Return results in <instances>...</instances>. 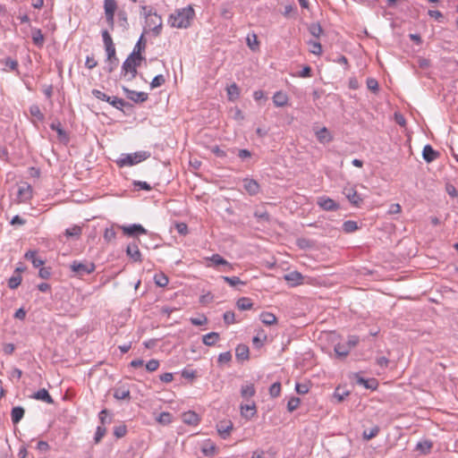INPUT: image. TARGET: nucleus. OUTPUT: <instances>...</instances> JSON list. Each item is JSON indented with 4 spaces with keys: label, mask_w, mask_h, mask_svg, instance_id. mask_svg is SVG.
<instances>
[{
    "label": "nucleus",
    "mask_w": 458,
    "mask_h": 458,
    "mask_svg": "<svg viewBox=\"0 0 458 458\" xmlns=\"http://www.w3.org/2000/svg\"><path fill=\"white\" fill-rule=\"evenodd\" d=\"M149 156L150 154L147 151L126 154L123 155L122 157L116 161V164L119 167L131 166L148 159Z\"/></svg>",
    "instance_id": "nucleus-3"
},
{
    "label": "nucleus",
    "mask_w": 458,
    "mask_h": 458,
    "mask_svg": "<svg viewBox=\"0 0 458 458\" xmlns=\"http://www.w3.org/2000/svg\"><path fill=\"white\" fill-rule=\"evenodd\" d=\"M223 280L232 287H237L238 285H245L246 283L242 281L238 276H222Z\"/></svg>",
    "instance_id": "nucleus-39"
},
{
    "label": "nucleus",
    "mask_w": 458,
    "mask_h": 458,
    "mask_svg": "<svg viewBox=\"0 0 458 458\" xmlns=\"http://www.w3.org/2000/svg\"><path fill=\"white\" fill-rule=\"evenodd\" d=\"M288 96L283 91H276L273 96V103L276 106L283 107L288 103Z\"/></svg>",
    "instance_id": "nucleus-19"
},
{
    "label": "nucleus",
    "mask_w": 458,
    "mask_h": 458,
    "mask_svg": "<svg viewBox=\"0 0 458 458\" xmlns=\"http://www.w3.org/2000/svg\"><path fill=\"white\" fill-rule=\"evenodd\" d=\"M114 397L117 400H130L131 392L124 386H119L114 388Z\"/></svg>",
    "instance_id": "nucleus-21"
},
{
    "label": "nucleus",
    "mask_w": 458,
    "mask_h": 458,
    "mask_svg": "<svg viewBox=\"0 0 458 458\" xmlns=\"http://www.w3.org/2000/svg\"><path fill=\"white\" fill-rule=\"evenodd\" d=\"M108 103L118 110H123L124 106H129V103L118 97H110Z\"/></svg>",
    "instance_id": "nucleus-37"
},
{
    "label": "nucleus",
    "mask_w": 458,
    "mask_h": 458,
    "mask_svg": "<svg viewBox=\"0 0 458 458\" xmlns=\"http://www.w3.org/2000/svg\"><path fill=\"white\" fill-rule=\"evenodd\" d=\"M285 281H287L291 286H297L302 284L303 276L298 271H292L284 276Z\"/></svg>",
    "instance_id": "nucleus-14"
},
{
    "label": "nucleus",
    "mask_w": 458,
    "mask_h": 458,
    "mask_svg": "<svg viewBox=\"0 0 458 458\" xmlns=\"http://www.w3.org/2000/svg\"><path fill=\"white\" fill-rule=\"evenodd\" d=\"M300 403H301L300 398H298V397H292V398H290V400L287 403V410L290 412H293V411H295L299 407Z\"/></svg>",
    "instance_id": "nucleus-54"
},
{
    "label": "nucleus",
    "mask_w": 458,
    "mask_h": 458,
    "mask_svg": "<svg viewBox=\"0 0 458 458\" xmlns=\"http://www.w3.org/2000/svg\"><path fill=\"white\" fill-rule=\"evenodd\" d=\"M25 410L21 406H16L12 409L11 418L13 424H18L23 418Z\"/></svg>",
    "instance_id": "nucleus-22"
},
{
    "label": "nucleus",
    "mask_w": 458,
    "mask_h": 458,
    "mask_svg": "<svg viewBox=\"0 0 458 458\" xmlns=\"http://www.w3.org/2000/svg\"><path fill=\"white\" fill-rule=\"evenodd\" d=\"M202 452L208 456H214L216 454V447L214 444H209V445L205 446L202 449Z\"/></svg>",
    "instance_id": "nucleus-64"
},
{
    "label": "nucleus",
    "mask_w": 458,
    "mask_h": 458,
    "mask_svg": "<svg viewBox=\"0 0 458 458\" xmlns=\"http://www.w3.org/2000/svg\"><path fill=\"white\" fill-rule=\"evenodd\" d=\"M98 419L100 420L101 426L105 427L106 424H110L112 421V417L108 410L104 409L98 414Z\"/></svg>",
    "instance_id": "nucleus-40"
},
{
    "label": "nucleus",
    "mask_w": 458,
    "mask_h": 458,
    "mask_svg": "<svg viewBox=\"0 0 458 458\" xmlns=\"http://www.w3.org/2000/svg\"><path fill=\"white\" fill-rule=\"evenodd\" d=\"M379 431H380V428L377 425H376V426L372 427L371 428H369V430L365 429L362 433V437L364 440L369 441V440L376 437L378 435Z\"/></svg>",
    "instance_id": "nucleus-36"
},
{
    "label": "nucleus",
    "mask_w": 458,
    "mask_h": 458,
    "mask_svg": "<svg viewBox=\"0 0 458 458\" xmlns=\"http://www.w3.org/2000/svg\"><path fill=\"white\" fill-rule=\"evenodd\" d=\"M91 93L96 98H98L99 100H103V101H106V102L110 101V97L99 89H92Z\"/></svg>",
    "instance_id": "nucleus-59"
},
{
    "label": "nucleus",
    "mask_w": 458,
    "mask_h": 458,
    "mask_svg": "<svg viewBox=\"0 0 458 458\" xmlns=\"http://www.w3.org/2000/svg\"><path fill=\"white\" fill-rule=\"evenodd\" d=\"M32 398L43 401L48 404L54 403V399L49 394L48 391L45 388L39 389L38 391L34 393Z\"/></svg>",
    "instance_id": "nucleus-18"
},
{
    "label": "nucleus",
    "mask_w": 458,
    "mask_h": 458,
    "mask_svg": "<svg viewBox=\"0 0 458 458\" xmlns=\"http://www.w3.org/2000/svg\"><path fill=\"white\" fill-rule=\"evenodd\" d=\"M317 139L321 143H327L333 140L330 132L326 127L321 128L316 132Z\"/></svg>",
    "instance_id": "nucleus-23"
},
{
    "label": "nucleus",
    "mask_w": 458,
    "mask_h": 458,
    "mask_svg": "<svg viewBox=\"0 0 458 458\" xmlns=\"http://www.w3.org/2000/svg\"><path fill=\"white\" fill-rule=\"evenodd\" d=\"M25 258L30 260L35 267H38L44 264V260L37 256L36 251L29 250L26 252Z\"/></svg>",
    "instance_id": "nucleus-32"
},
{
    "label": "nucleus",
    "mask_w": 458,
    "mask_h": 458,
    "mask_svg": "<svg viewBox=\"0 0 458 458\" xmlns=\"http://www.w3.org/2000/svg\"><path fill=\"white\" fill-rule=\"evenodd\" d=\"M344 194L350 203L355 207H360L363 202V199L354 188H345L344 190Z\"/></svg>",
    "instance_id": "nucleus-8"
},
{
    "label": "nucleus",
    "mask_w": 458,
    "mask_h": 458,
    "mask_svg": "<svg viewBox=\"0 0 458 458\" xmlns=\"http://www.w3.org/2000/svg\"><path fill=\"white\" fill-rule=\"evenodd\" d=\"M233 424L231 420H221L216 424V430L221 438L226 439L233 430Z\"/></svg>",
    "instance_id": "nucleus-7"
},
{
    "label": "nucleus",
    "mask_w": 458,
    "mask_h": 458,
    "mask_svg": "<svg viewBox=\"0 0 458 458\" xmlns=\"http://www.w3.org/2000/svg\"><path fill=\"white\" fill-rule=\"evenodd\" d=\"M231 360H232L231 352H222L219 354L217 361L219 364H224V363H228L229 361H231Z\"/></svg>",
    "instance_id": "nucleus-62"
},
{
    "label": "nucleus",
    "mask_w": 458,
    "mask_h": 458,
    "mask_svg": "<svg viewBox=\"0 0 458 458\" xmlns=\"http://www.w3.org/2000/svg\"><path fill=\"white\" fill-rule=\"evenodd\" d=\"M97 65H98V62H97V60L95 59L94 55H88V56L86 57V61H85V66H86V68H88L89 70H92V69H94Z\"/></svg>",
    "instance_id": "nucleus-63"
},
{
    "label": "nucleus",
    "mask_w": 458,
    "mask_h": 458,
    "mask_svg": "<svg viewBox=\"0 0 458 458\" xmlns=\"http://www.w3.org/2000/svg\"><path fill=\"white\" fill-rule=\"evenodd\" d=\"M123 90L124 91L126 97L134 103H143L148 98V95L142 91L131 90L126 87H123Z\"/></svg>",
    "instance_id": "nucleus-6"
},
{
    "label": "nucleus",
    "mask_w": 458,
    "mask_h": 458,
    "mask_svg": "<svg viewBox=\"0 0 458 458\" xmlns=\"http://www.w3.org/2000/svg\"><path fill=\"white\" fill-rule=\"evenodd\" d=\"M117 9V3L115 0H104V10L105 13H114Z\"/></svg>",
    "instance_id": "nucleus-43"
},
{
    "label": "nucleus",
    "mask_w": 458,
    "mask_h": 458,
    "mask_svg": "<svg viewBox=\"0 0 458 458\" xmlns=\"http://www.w3.org/2000/svg\"><path fill=\"white\" fill-rule=\"evenodd\" d=\"M260 320L262 321L263 324L267 326H271L276 323L277 318L273 313L262 312L260 314Z\"/></svg>",
    "instance_id": "nucleus-35"
},
{
    "label": "nucleus",
    "mask_w": 458,
    "mask_h": 458,
    "mask_svg": "<svg viewBox=\"0 0 458 458\" xmlns=\"http://www.w3.org/2000/svg\"><path fill=\"white\" fill-rule=\"evenodd\" d=\"M424 160L430 163L439 157V152L436 151L430 145H426L422 151Z\"/></svg>",
    "instance_id": "nucleus-17"
},
{
    "label": "nucleus",
    "mask_w": 458,
    "mask_h": 458,
    "mask_svg": "<svg viewBox=\"0 0 458 458\" xmlns=\"http://www.w3.org/2000/svg\"><path fill=\"white\" fill-rule=\"evenodd\" d=\"M165 79L164 75H162V74L157 75L153 78L152 81L150 82V88L156 89V88L161 87L162 85L165 84Z\"/></svg>",
    "instance_id": "nucleus-52"
},
{
    "label": "nucleus",
    "mask_w": 458,
    "mask_h": 458,
    "mask_svg": "<svg viewBox=\"0 0 458 458\" xmlns=\"http://www.w3.org/2000/svg\"><path fill=\"white\" fill-rule=\"evenodd\" d=\"M256 394V390L253 384H247L242 386L241 395L242 398L248 400L253 397Z\"/></svg>",
    "instance_id": "nucleus-24"
},
{
    "label": "nucleus",
    "mask_w": 458,
    "mask_h": 458,
    "mask_svg": "<svg viewBox=\"0 0 458 458\" xmlns=\"http://www.w3.org/2000/svg\"><path fill=\"white\" fill-rule=\"evenodd\" d=\"M359 226L357 222L352 220H347L343 224V230L346 233H351L358 230Z\"/></svg>",
    "instance_id": "nucleus-41"
},
{
    "label": "nucleus",
    "mask_w": 458,
    "mask_h": 458,
    "mask_svg": "<svg viewBox=\"0 0 458 458\" xmlns=\"http://www.w3.org/2000/svg\"><path fill=\"white\" fill-rule=\"evenodd\" d=\"M70 269L75 273L77 276L82 277L86 275L93 273L96 266L93 262L73 260L70 264Z\"/></svg>",
    "instance_id": "nucleus-4"
},
{
    "label": "nucleus",
    "mask_w": 458,
    "mask_h": 458,
    "mask_svg": "<svg viewBox=\"0 0 458 458\" xmlns=\"http://www.w3.org/2000/svg\"><path fill=\"white\" fill-rule=\"evenodd\" d=\"M432 448V443L430 441L419 442L416 445V449L423 454L429 453Z\"/></svg>",
    "instance_id": "nucleus-47"
},
{
    "label": "nucleus",
    "mask_w": 458,
    "mask_h": 458,
    "mask_svg": "<svg viewBox=\"0 0 458 458\" xmlns=\"http://www.w3.org/2000/svg\"><path fill=\"white\" fill-rule=\"evenodd\" d=\"M32 41L35 46L42 47L45 42L44 35L39 29H33L31 32Z\"/></svg>",
    "instance_id": "nucleus-26"
},
{
    "label": "nucleus",
    "mask_w": 458,
    "mask_h": 458,
    "mask_svg": "<svg viewBox=\"0 0 458 458\" xmlns=\"http://www.w3.org/2000/svg\"><path fill=\"white\" fill-rule=\"evenodd\" d=\"M17 198L20 202H26L32 198V188L28 183H23L19 186L17 191Z\"/></svg>",
    "instance_id": "nucleus-12"
},
{
    "label": "nucleus",
    "mask_w": 458,
    "mask_h": 458,
    "mask_svg": "<svg viewBox=\"0 0 458 458\" xmlns=\"http://www.w3.org/2000/svg\"><path fill=\"white\" fill-rule=\"evenodd\" d=\"M126 254L134 262L140 263L142 261V255L140 251L138 243L135 242H131L127 245Z\"/></svg>",
    "instance_id": "nucleus-10"
},
{
    "label": "nucleus",
    "mask_w": 458,
    "mask_h": 458,
    "mask_svg": "<svg viewBox=\"0 0 458 458\" xmlns=\"http://www.w3.org/2000/svg\"><path fill=\"white\" fill-rule=\"evenodd\" d=\"M355 379L358 385L363 386L366 389L376 390L378 386V382L376 378L366 379L356 374Z\"/></svg>",
    "instance_id": "nucleus-13"
},
{
    "label": "nucleus",
    "mask_w": 458,
    "mask_h": 458,
    "mask_svg": "<svg viewBox=\"0 0 458 458\" xmlns=\"http://www.w3.org/2000/svg\"><path fill=\"white\" fill-rule=\"evenodd\" d=\"M224 321L226 325H231L235 323V314L233 311L228 310L224 313Z\"/></svg>",
    "instance_id": "nucleus-60"
},
{
    "label": "nucleus",
    "mask_w": 458,
    "mask_h": 458,
    "mask_svg": "<svg viewBox=\"0 0 458 458\" xmlns=\"http://www.w3.org/2000/svg\"><path fill=\"white\" fill-rule=\"evenodd\" d=\"M250 350L245 344H239L235 349V356L238 360H246L249 359Z\"/></svg>",
    "instance_id": "nucleus-25"
},
{
    "label": "nucleus",
    "mask_w": 458,
    "mask_h": 458,
    "mask_svg": "<svg viewBox=\"0 0 458 458\" xmlns=\"http://www.w3.org/2000/svg\"><path fill=\"white\" fill-rule=\"evenodd\" d=\"M209 260L212 261L213 264L216 265V266L224 265V266L228 267L229 270L233 269V266L226 259H225L222 256H220L219 254L212 255L209 258Z\"/></svg>",
    "instance_id": "nucleus-34"
},
{
    "label": "nucleus",
    "mask_w": 458,
    "mask_h": 458,
    "mask_svg": "<svg viewBox=\"0 0 458 458\" xmlns=\"http://www.w3.org/2000/svg\"><path fill=\"white\" fill-rule=\"evenodd\" d=\"M82 233V228L79 225H73L72 227L67 228L64 232V235L67 238H74L78 240Z\"/></svg>",
    "instance_id": "nucleus-27"
},
{
    "label": "nucleus",
    "mask_w": 458,
    "mask_h": 458,
    "mask_svg": "<svg viewBox=\"0 0 458 458\" xmlns=\"http://www.w3.org/2000/svg\"><path fill=\"white\" fill-rule=\"evenodd\" d=\"M101 34H102L103 43H104L105 47L114 46V44L113 42V38H112L111 35L109 34L108 30H102Z\"/></svg>",
    "instance_id": "nucleus-57"
},
{
    "label": "nucleus",
    "mask_w": 458,
    "mask_h": 458,
    "mask_svg": "<svg viewBox=\"0 0 458 458\" xmlns=\"http://www.w3.org/2000/svg\"><path fill=\"white\" fill-rule=\"evenodd\" d=\"M123 233L130 237H135L140 234H147L148 231L140 224H132L130 225H117Z\"/></svg>",
    "instance_id": "nucleus-5"
},
{
    "label": "nucleus",
    "mask_w": 458,
    "mask_h": 458,
    "mask_svg": "<svg viewBox=\"0 0 458 458\" xmlns=\"http://www.w3.org/2000/svg\"><path fill=\"white\" fill-rule=\"evenodd\" d=\"M349 391L338 386L335 390L334 397L337 400L338 403H341L345 399L346 396L349 395Z\"/></svg>",
    "instance_id": "nucleus-42"
},
{
    "label": "nucleus",
    "mask_w": 458,
    "mask_h": 458,
    "mask_svg": "<svg viewBox=\"0 0 458 458\" xmlns=\"http://www.w3.org/2000/svg\"><path fill=\"white\" fill-rule=\"evenodd\" d=\"M146 49V41L144 40V36L141 35L139 38L138 42L136 43L133 51L131 53V55H134L137 56H142V53Z\"/></svg>",
    "instance_id": "nucleus-28"
},
{
    "label": "nucleus",
    "mask_w": 458,
    "mask_h": 458,
    "mask_svg": "<svg viewBox=\"0 0 458 458\" xmlns=\"http://www.w3.org/2000/svg\"><path fill=\"white\" fill-rule=\"evenodd\" d=\"M194 16V9L189 5L175 10V12L169 16L168 23L173 28L186 29L191 25Z\"/></svg>",
    "instance_id": "nucleus-1"
},
{
    "label": "nucleus",
    "mask_w": 458,
    "mask_h": 458,
    "mask_svg": "<svg viewBox=\"0 0 458 458\" xmlns=\"http://www.w3.org/2000/svg\"><path fill=\"white\" fill-rule=\"evenodd\" d=\"M154 280H155L156 284L160 287L166 286L169 282L168 277L163 273L156 275L154 277Z\"/></svg>",
    "instance_id": "nucleus-46"
},
{
    "label": "nucleus",
    "mask_w": 458,
    "mask_h": 458,
    "mask_svg": "<svg viewBox=\"0 0 458 458\" xmlns=\"http://www.w3.org/2000/svg\"><path fill=\"white\" fill-rule=\"evenodd\" d=\"M350 351L351 349L347 346V344H337L335 346V355L340 359L345 358L349 354Z\"/></svg>",
    "instance_id": "nucleus-30"
},
{
    "label": "nucleus",
    "mask_w": 458,
    "mask_h": 458,
    "mask_svg": "<svg viewBox=\"0 0 458 458\" xmlns=\"http://www.w3.org/2000/svg\"><path fill=\"white\" fill-rule=\"evenodd\" d=\"M106 433V428L103 426H98L96 429V433H95V437H94V441L96 444H98L102 438L105 437Z\"/></svg>",
    "instance_id": "nucleus-53"
},
{
    "label": "nucleus",
    "mask_w": 458,
    "mask_h": 458,
    "mask_svg": "<svg viewBox=\"0 0 458 458\" xmlns=\"http://www.w3.org/2000/svg\"><path fill=\"white\" fill-rule=\"evenodd\" d=\"M317 204L326 211H335L339 208V204L334 199L322 196L318 199Z\"/></svg>",
    "instance_id": "nucleus-9"
},
{
    "label": "nucleus",
    "mask_w": 458,
    "mask_h": 458,
    "mask_svg": "<svg viewBox=\"0 0 458 458\" xmlns=\"http://www.w3.org/2000/svg\"><path fill=\"white\" fill-rule=\"evenodd\" d=\"M51 130L56 131L60 141L67 143L69 141V136L67 132L63 129L60 122H55L50 124Z\"/></svg>",
    "instance_id": "nucleus-16"
},
{
    "label": "nucleus",
    "mask_w": 458,
    "mask_h": 458,
    "mask_svg": "<svg viewBox=\"0 0 458 458\" xmlns=\"http://www.w3.org/2000/svg\"><path fill=\"white\" fill-rule=\"evenodd\" d=\"M159 368V361L157 360L152 359L148 360L146 364V369L148 372H154Z\"/></svg>",
    "instance_id": "nucleus-61"
},
{
    "label": "nucleus",
    "mask_w": 458,
    "mask_h": 458,
    "mask_svg": "<svg viewBox=\"0 0 458 458\" xmlns=\"http://www.w3.org/2000/svg\"><path fill=\"white\" fill-rule=\"evenodd\" d=\"M30 114L33 117L37 118L38 121H43L45 118L44 114H42V112L38 105H32L30 107Z\"/></svg>",
    "instance_id": "nucleus-45"
},
{
    "label": "nucleus",
    "mask_w": 458,
    "mask_h": 458,
    "mask_svg": "<svg viewBox=\"0 0 458 458\" xmlns=\"http://www.w3.org/2000/svg\"><path fill=\"white\" fill-rule=\"evenodd\" d=\"M240 409L242 416L247 419L253 417L257 412L256 405L254 403L251 404H241Z\"/></svg>",
    "instance_id": "nucleus-20"
},
{
    "label": "nucleus",
    "mask_w": 458,
    "mask_h": 458,
    "mask_svg": "<svg viewBox=\"0 0 458 458\" xmlns=\"http://www.w3.org/2000/svg\"><path fill=\"white\" fill-rule=\"evenodd\" d=\"M118 64H119L118 58H112V59L106 58V66L104 67V70L107 73H112L117 68Z\"/></svg>",
    "instance_id": "nucleus-38"
},
{
    "label": "nucleus",
    "mask_w": 458,
    "mask_h": 458,
    "mask_svg": "<svg viewBox=\"0 0 458 458\" xmlns=\"http://www.w3.org/2000/svg\"><path fill=\"white\" fill-rule=\"evenodd\" d=\"M182 421L190 426H196L199 422V415L193 411H188L182 414Z\"/></svg>",
    "instance_id": "nucleus-15"
},
{
    "label": "nucleus",
    "mask_w": 458,
    "mask_h": 458,
    "mask_svg": "<svg viewBox=\"0 0 458 458\" xmlns=\"http://www.w3.org/2000/svg\"><path fill=\"white\" fill-rule=\"evenodd\" d=\"M157 420L160 424L167 425L172 422V414L166 411H163L158 415Z\"/></svg>",
    "instance_id": "nucleus-50"
},
{
    "label": "nucleus",
    "mask_w": 458,
    "mask_h": 458,
    "mask_svg": "<svg viewBox=\"0 0 458 458\" xmlns=\"http://www.w3.org/2000/svg\"><path fill=\"white\" fill-rule=\"evenodd\" d=\"M143 56L129 55L122 65L121 75L127 77L128 81H132L137 76V69L141 65Z\"/></svg>",
    "instance_id": "nucleus-2"
},
{
    "label": "nucleus",
    "mask_w": 458,
    "mask_h": 458,
    "mask_svg": "<svg viewBox=\"0 0 458 458\" xmlns=\"http://www.w3.org/2000/svg\"><path fill=\"white\" fill-rule=\"evenodd\" d=\"M226 91H227V95H228V99L230 101L236 100L240 96V89L236 83H233L230 86H228L226 88Z\"/></svg>",
    "instance_id": "nucleus-31"
},
{
    "label": "nucleus",
    "mask_w": 458,
    "mask_h": 458,
    "mask_svg": "<svg viewBox=\"0 0 458 458\" xmlns=\"http://www.w3.org/2000/svg\"><path fill=\"white\" fill-rule=\"evenodd\" d=\"M103 237H104V240L107 242L114 241L116 238V233L114 229V226L106 228L104 232Z\"/></svg>",
    "instance_id": "nucleus-48"
},
{
    "label": "nucleus",
    "mask_w": 458,
    "mask_h": 458,
    "mask_svg": "<svg viewBox=\"0 0 458 458\" xmlns=\"http://www.w3.org/2000/svg\"><path fill=\"white\" fill-rule=\"evenodd\" d=\"M309 30L312 36L315 38H319L323 33V29L319 23H312L310 24Z\"/></svg>",
    "instance_id": "nucleus-49"
},
{
    "label": "nucleus",
    "mask_w": 458,
    "mask_h": 458,
    "mask_svg": "<svg viewBox=\"0 0 458 458\" xmlns=\"http://www.w3.org/2000/svg\"><path fill=\"white\" fill-rule=\"evenodd\" d=\"M236 306L241 310H250L253 306V302L250 298L247 297H242L238 299L236 302Z\"/></svg>",
    "instance_id": "nucleus-33"
},
{
    "label": "nucleus",
    "mask_w": 458,
    "mask_h": 458,
    "mask_svg": "<svg viewBox=\"0 0 458 458\" xmlns=\"http://www.w3.org/2000/svg\"><path fill=\"white\" fill-rule=\"evenodd\" d=\"M219 338L220 336L218 333L211 332L203 335L202 341L205 345L212 346L219 340Z\"/></svg>",
    "instance_id": "nucleus-29"
},
{
    "label": "nucleus",
    "mask_w": 458,
    "mask_h": 458,
    "mask_svg": "<svg viewBox=\"0 0 458 458\" xmlns=\"http://www.w3.org/2000/svg\"><path fill=\"white\" fill-rule=\"evenodd\" d=\"M309 45L311 47L310 52L312 54L319 55L322 53V46L319 42L310 40Z\"/></svg>",
    "instance_id": "nucleus-58"
},
{
    "label": "nucleus",
    "mask_w": 458,
    "mask_h": 458,
    "mask_svg": "<svg viewBox=\"0 0 458 458\" xmlns=\"http://www.w3.org/2000/svg\"><path fill=\"white\" fill-rule=\"evenodd\" d=\"M243 188L250 196H255L260 191L259 183L251 178L243 179Z\"/></svg>",
    "instance_id": "nucleus-11"
},
{
    "label": "nucleus",
    "mask_w": 458,
    "mask_h": 458,
    "mask_svg": "<svg viewBox=\"0 0 458 458\" xmlns=\"http://www.w3.org/2000/svg\"><path fill=\"white\" fill-rule=\"evenodd\" d=\"M247 45L249 46V47L255 51L259 48V41H258V38H257V35L256 34H252L251 36H248L247 38Z\"/></svg>",
    "instance_id": "nucleus-51"
},
{
    "label": "nucleus",
    "mask_w": 458,
    "mask_h": 458,
    "mask_svg": "<svg viewBox=\"0 0 458 458\" xmlns=\"http://www.w3.org/2000/svg\"><path fill=\"white\" fill-rule=\"evenodd\" d=\"M281 394V384L279 382H276L272 384L269 387V394L271 397H277Z\"/></svg>",
    "instance_id": "nucleus-55"
},
{
    "label": "nucleus",
    "mask_w": 458,
    "mask_h": 458,
    "mask_svg": "<svg viewBox=\"0 0 458 458\" xmlns=\"http://www.w3.org/2000/svg\"><path fill=\"white\" fill-rule=\"evenodd\" d=\"M21 275H13L8 280V287L10 289H16L21 284Z\"/></svg>",
    "instance_id": "nucleus-44"
},
{
    "label": "nucleus",
    "mask_w": 458,
    "mask_h": 458,
    "mask_svg": "<svg viewBox=\"0 0 458 458\" xmlns=\"http://www.w3.org/2000/svg\"><path fill=\"white\" fill-rule=\"evenodd\" d=\"M127 433V428L124 424H122V425H119V426H116L114 428V435L117 437V438H121V437H123Z\"/></svg>",
    "instance_id": "nucleus-56"
}]
</instances>
